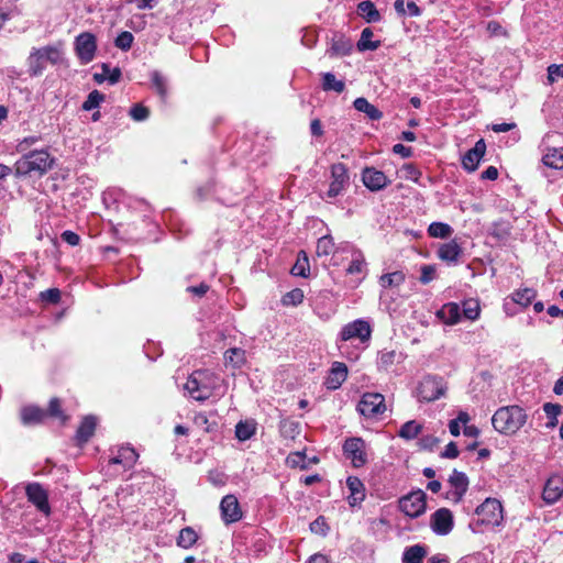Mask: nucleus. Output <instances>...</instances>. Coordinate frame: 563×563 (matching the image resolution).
Returning <instances> with one entry per match:
<instances>
[{"instance_id": "nucleus-1", "label": "nucleus", "mask_w": 563, "mask_h": 563, "mask_svg": "<svg viewBox=\"0 0 563 563\" xmlns=\"http://www.w3.org/2000/svg\"><path fill=\"white\" fill-rule=\"evenodd\" d=\"M55 164V157L47 150H34L23 154L14 163V176L25 178L47 174Z\"/></svg>"}, {"instance_id": "nucleus-2", "label": "nucleus", "mask_w": 563, "mask_h": 563, "mask_svg": "<svg viewBox=\"0 0 563 563\" xmlns=\"http://www.w3.org/2000/svg\"><path fill=\"white\" fill-rule=\"evenodd\" d=\"M525 409L517 405L505 406L496 410L492 418L494 429L503 434H514L527 422Z\"/></svg>"}, {"instance_id": "nucleus-3", "label": "nucleus", "mask_w": 563, "mask_h": 563, "mask_svg": "<svg viewBox=\"0 0 563 563\" xmlns=\"http://www.w3.org/2000/svg\"><path fill=\"white\" fill-rule=\"evenodd\" d=\"M219 384V377L207 369L195 371L185 384V390L198 401L209 399Z\"/></svg>"}, {"instance_id": "nucleus-4", "label": "nucleus", "mask_w": 563, "mask_h": 563, "mask_svg": "<svg viewBox=\"0 0 563 563\" xmlns=\"http://www.w3.org/2000/svg\"><path fill=\"white\" fill-rule=\"evenodd\" d=\"M477 519H473L468 527L475 532H482L481 527H496L499 526L504 519L503 506L499 500L495 498H487L475 510Z\"/></svg>"}, {"instance_id": "nucleus-5", "label": "nucleus", "mask_w": 563, "mask_h": 563, "mask_svg": "<svg viewBox=\"0 0 563 563\" xmlns=\"http://www.w3.org/2000/svg\"><path fill=\"white\" fill-rule=\"evenodd\" d=\"M371 327L369 323L365 320L357 319L353 322L345 324L336 339V346L342 355L345 354L347 349V342L352 340H360L361 343H364L371 338Z\"/></svg>"}, {"instance_id": "nucleus-6", "label": "nucleus", "mask_w": 563, "mask_h": 563, "mask_svg": "<svg viewBox=\"0 0 563 563\" xmlns=\"http://www.w3.org/2000/svg\"><path fill=\"white\" fill-rule=\"evenodd\" d=\"M139 455L131 446H120L112 449L107 465V472L111 475H120L125 471L132 468Z\"/></svg>"}, {"instance_id": "nucleus-7", "label": "nucleus", "mask_w": 563, "mask_h": 563, "mask_svg": "<svg viewBox=\"0 0 563 563\" xmlns=\"http://www.w3.org/2000/svg\"><path fill=\"white\" fill-rule=\"evenodd\" d=\"M446 383L443 377L427 375L418 384L416 395L421 402H431L444 396Z\"/></svg>"}, {"instance_id": "nucleus-8", "label": "nucleus", "mask_w": 563, "mask_h": 563, "mask_svg": "<svg viewBox=\"0 0 563 563\" xmlns=\"http://www.w3.org/2000/svg\"><path fill=\"white\" fill-rule=\"evenodd\" d=\"M27 60L31 75L38 76L45 68L44 60H47L52 65H56L62 60V49L54 45L34 48Z\"/></svg>"}, {"instance_id": "nucleus-9", "label": "nucleus", "mask_w": 563, "mask_h": 563, "mask_svg": "<svg viewBox=\"0 0 563 563\" xmlns=\"http://www.w3.org/2000/svg\"><path fill=\"white\" fill-rule=\"evenodd\" d=\"M385 410V398L379 393H365L357 404V411L365 418H376Z\"/></svg>"}, {"instance_id": "nucleus-10", "label": "nucleus", "mask_w": 563, "mask_h": 563, "mask_svg": "<svg viewBox=\"0 0 563 563\" xmlns=\"http://www.w3.org/2000/svg\"><path fill=\"white\" fill-rule=\"evenodd\" d=\"M331 183L323 198H335L343 192L350 184L349 169L343 163L332 164L330 167Z\"/></svg>"}, {"instance_id": "nucleus-11", "label": "nucleus", "mask_w": 563, "mask_h": 563, "mask_svg": "<svg viewBox=\"0 0 563 563\" xmlns=\"http://www.w3.org/2000/svg\"><path fill=\"white\" fill-rule=\"evenodd\" d=\"M343 454L354 467H362L367 463L366 443L362 438H349L343 443Z\"/></svg>"}, {"instance_id": "nucleus-12", "label": "nucleus", "mask_w": 563, "mask_h": 563, "mask_svg": "<svg viewBox=\"0 0 563 563\" xmlns=\"http://www.w3.org/2000/svg\"><path fill=\"white\" fill-rule=\"evenodd\" d=\"M426 494L421 489L411 492L399 499L400 510L410 518H418L426 511Z\"/></svg>"}, {"instance_id": "nucleus-13", "label": "nucleus", "mask_w": 563, "mask_h": 563, "mask_svg": "<svg viewBox=\"0 0 563 563\" xmlns=\"http://www.w3.org/2000/svg\"><path fill=\"white\" fill-rule=\"evenodd\" d=\"M75 52L81 64L90 63L97 52V38L90 32H82L75 38Z\"/></svg>"}, {"instance_id": "nucleus-14", "label": "nucleus", "mask_w": 563, "mask_h": 563, "mask_svg": "<svg viewBox=\"0 0 563 563\" xmlns=\"http://www.w3.org/2000/svg\"><path fill=\"white\" fill-rule=\"evenodd\" d=\"M27 500L32 503L36 509L45 515H51V506L48 503V494L46 489L38 483H30L25 488Z\"/></svg>"}, {"instance_id": "nucleus-15", "label": "nucleus", "mask_w": 563, "mask_h": 563, "mask_svg": "<svg viewBox=\"0 0 563 563\" xmlns=\"http://www.w3.org/2000/svg\"><path fill=\"white\" fill-rule=\"evenodd\" d=\"M448 482L451 489L446 492L445 498L455 504L460 503L468 489V477L465 473L453 470Z\"/></svg>"}, {"instance_id": "nucleus-16", "label": "nucleus", "mask_w": 563, "mask_h": 563, "mask_svg": "<svg viewBox=\"0 0 563 563\" xmlns=\"http://www.w3.org/2000/svg\"><path fill=\"white\" fill-rule=\"evenodd\" d=\"M536 297V290L532 288H525L518 290L511 296L507 297L504 302V310L506 314L514 316L518 312L517 306L520 308L528 307Z\"/></svg>"}, {"instance_id": "nucleus-17", "label": "nucleus", "mask_w": 563, "mask_h": 563, "mask_svg": "<svg viewBox=\"0 0 563 563\" xmlns=\"http://www.w3.org/2000/svg\"><path fill=\"white\" fill-rule=\"evenodd\" d=\"M454 526L453 514L448 508L435 510L430 518V527L438 536L449 534Z\"/></svg>"}, {"instance_id": "nucleus-18", "label": "nucleus", "mask_w": 563, "mask_h": 563, "mask_svg": "<svg viewBox=\"0 0 563 563\" xmlns=\"http://www.w3.org/2000/svg\"><path fill=\"white\" fill-rule=\"evenodd\" d=\"M362 181L371 191H379L390 184L385 173L375 167H365L362 170Z\"/></svg>"}, {"instance_id": "nucleus-19", "label": "nucleus", "mask_w": 563, "mask_h": 563, "mask_svg": "<svg viewBox=\"0 0 563 563\" xmlns=\"http://www.w3.org/2000/svg\"><path fill=\"white\" fill-rule=\"evenodd\" d=\"M221 517L224 523L230 525L242 519V510L234 495H227L220 503Z\"/></svg>"}, {"instance_id": "nucleus-20", "label": "nucleus", "mask_w": 563, "mask_h": 563, "mask_svg": "<svg viewBox=\"0 0 563 563\" xmlns=\"http://www.w3.org/2000/svg\"><path fill=\"white\" fill-rule=\"evenodd\" d=\"M486 153V143L484 139H479L473 148L468 150L462 157V166L463 168L468 172L473 173L475 172L482 158L484 157Z\"/></svg>"}, {"instance_id": "nucleus-21", "label": "nucleus", "mask_w": 563, "mask_h": 563, "mask_svg": "<svg viewBox=\"0 0 563 563\" xmlns=\"http://www.w3.org/2000/svg\"><path fill=\"white\" fill-rule=\"evenodd\" d=\"M563 496V477L554 474L550 476L543 487L542 499L548 505L555 504Z\"/></svg>"}, {"instance_id": "nucleus-22", "label": "nucleus", "mask_w": 563, "mask_h": 563, "mask_svg": "<svg viewBox=\"0 0 563 563\" xmlns=\"http://www.w3.org/2000/svg\"><path fill=\"white\" fill-rule=\"evenodd\" d=\"M346 487L350 492L347 503L351 507H358L365 499V486L363 482L356 476H349L346 478Z\"/></svg>"}, {"instance_id": "nucleus-23", "label": "nucleus", "mask_w": 563, "mask_h": 563, "mask_svg": "<svg viewBox=\"0 0 563 563\" xmlns=\"http://www.w3.org/2000/svg\"><path fill=\"white\" fill-rule=\"evenodd\" d=\"M347 377V367L344 363L334 362L330 369L329 375L325 377L324 385L330 390H335L341 387Z\"/></svg>"}, {"instance_id": "nucleus-24", "label": "nucleus", "mask_w": 563, "mask_h": 563, "mask_svg": "<svg viewBox=\"0 0 563 563\" xmlns=\"http://www.w3.org/2000/svg\"><path fill=\"white\" fill-rule=\"evenodd\" d=\"M353 51V43L351 38L344 34L335 33L331 40V46L328 54L332 56H347Z\"/></svg>"}, {"instance_id": "nucleus-25", "label": "nucleus", "mask_w": 563, "mask_h": 563, "mask_svg": "<svg viewBox=\"0 0 563 563\" xmlns=\"http://www.w3.org/2000/svg\"><path fill=\"white\" fill-rule=\"evenodd\" d=\"M97 427V419L93 416H87L82 419L80 426L76 432V441L79 445H82L89 441L93 435Z\"/></svg>"}, {"instance_id": "nucleus-26", "label": "nucleus", "mask_w": 563, "mask_h": 563, "mask_svg": "<svg viewBox=\"0 0 563 563\" xmlns=\"http://www.w3.org/2000/svg\"><path fill=\"white\" fill-rule=\"evenodd\" d=\"M46 411L37 406H25L21 409V421L24 426L42 423Z\"/></svg>"}, {"instance_id": "nucleus-27", "label": "nucleus", "mask_w": 563, "mask_h": 563, "mask_svg": "<svg viewBox=\"0 0 563 563\" xmlns=\"http://www.w3.org/2000/svg\"><path fill=\"white\" fill-rule=\"evenodd\" d=\"M437 318L445 324H455L461 319L460 306L455 302L445 303L437 311Z\"/></svg>"}, {"instance_id": "nucleus-28", "label": "nucleus", "mask_w": 563, "mask_h": 563, "mask_svg": "<svg viewBox=\"0 0 563 563\" xmlns=\"http://www.w3.org/2000/svg\"><path fill=\"white\" fill-rule=\"evenodd\" d=\"M427 553L426 545L413 544L405 548L401 561L402 563H423Z\"/></svg>"}, {"instance_id": "nucleus-29", "label": "nucleus", "mask_w": 563, "mask_h": 563, "mask_svg": "<svg viewBox=\"0 0 563 563\" xmlns=\"http://www.w3.org/2000/svg\"><path fill=\"white\" fill-rule=\"evenodd\" d=\"M357 13L367 22L376 23L382 20L379 11L371 0L362 1L357 4Z\"/></svg>"}, {"instance_id": "nucleus-30", "label": "nucleus", "mask_w": 563, "mask_h": 563, "mask_svg": "<svg viewBox=\"0 0 563 563\" xmlns=\"http://www.w3.org/2000/svg\"><path fill=\"white\" fill-rule=\"evenodd\" d=\"M353 106L357 111L365 113L371 120H380L383 118V112L364 97L356 98Z\"/></svg>"}, {"instance_id": "nucleus-31", "label": "nucleus", "mask_w": 563, "mask_h": 563, "mask_svg": "<svg viewBox=\"0 0 563 563\" xmlns=\"http://www.w3.org/2000/svg\"><path fill=\"white\" fill-rule=\"evenodd\" d=\"M310 272L309 257L306 251L301 250L297 254L296 263L292 265L290 273L296 277L307 278Z\"/></svg>"}, {"instance_id": "nucleus-32", "label": "nucleus", "mask_w": 563, "mask_h": 563, "mask_svg": "<svg viewBox=\"0 0 563 563\" xmlns=\"http://www.w3.org/2000/svg\"><path fill=\"white\" fill-rule=\"evenodd\" d=\"M461 253V246L454 240L442 244L438 250L439 258L446 262L457 261Z\"/></svg>"}, {"instance_id": "nucleus-33", "label": "nucleus", "mask_w": 563, "mask_h": 563, "mask_svg": "<svg viewBox=\"0 0 563 563\" xmlns=\"http://www.w3.org/2000/svg\"><path fill=\"white\" fill-rule=\"evenodd\" d=\"M422 430H423L422 423H420L416 420H410V421L405 422L400 427V429L398 431V435L406 441H410V440L417 439L418 435L422 433Z\"/></svg>"}, {"instance_id": "nucleus-34", "label": "nucleus", "mask_w": 563, "mask_h": 563, "mask_svg": "<svg viewBox=\"0 0 563 563\" xmlns=\"http://www.w3.org/2000/svg\"><path fill=\"white\" fill-rule=\"evenodd\" d=\"M321 87L324 91L342 93L345 90V82L336 79L335 75L332 73H323Z\"/></svg>"}, {"instance_id": "nucleus-35", "label": "nucleus", "mask_w": 563, "mask_h": 563, "mask_svg": "<svg viewBox=\"0 0 563 563\" xmlns=\"http://www.w3.org/2000/svg\"><path fill=\"white\" fill-rule=\"evenodd\" d=\"M374 36V33L371 27H365L361 33V38L358 40L356 46L360 52L364 51H375L380 46V41H372L371 38Z\"/></svg>"}, {"instance_id": "nucleus-36", "label": "nucleus", "mask_w": 563, "mask_h": 563, "mask_svg": "<svg viewBox=\"0 0 563 563\" xmlns=\"http://www.w3.org/2000/svg\"><path fill=\"white\" fill-rule=\"evenodd\" d=\"M256 432V423L254 420H244L235 426V437L240 441L250 440Z\"/></svg>"}, {"instance_id": "nucleus-37", "label": "nucleus", "mask_w": 563, "mask_h": 563, "mask_svg": "<svg viewBox=\"0 0 563 563\" xmlns=\"http://www.w3.org/2000/svg\"><path fill=\"white\" fill-rule=\"evenodd\" d=\"M542 162L545 166L562 169L563 168V148H551L543 155Z\"/></svg>"}, {"instance_id": "nucleus-38", "label": "nucleus", "mask_w": 563, "mask_h": 563, "mask_svg": "<svg viewBox=\"0 0 563 563\" xmlns=\"http://www.w3.org/2000/svg\"><path fill=\"white\" fill-rule=\"evenodd\" d=\"M335 243L331 235H323L317 242L316 254L317 256H329L335 253Z\"/></svg>"}, {"instance_id": "nucleus-39", "label": "nucleus", "mask_w": 563, "mask_h": 563, "mask_svg": "<svg viewBox=\"0 0 563 563\" xmlns=\"http://www.w3.org/2000/svg\"><path fill=\"white\" fill-rule=\"evenodd\" d=\"M224 361L225 364L240 368L245 363V351L239 347L229 349L224 353Z\"/></svg>"}, {"instance_id": "nucleus-40", "label": "nucleus", "mask_w": 563, "mask_h": 563, "mask_svg": "<svg viewBox=\"0 0 563 563\" xmlns=\"http://www.w3.org/2000/svg\"><path fill=\"white\" fill-rule=\"evenodd\" d=\"M453 229L444 222H432L428 227V234L431 238L448 239L451 236Z\"/></svg>"}, {"instance_id": "nucleus-41", "label": "nucleus", "mask_w": 563, "mask_h": 563, "mask_svg": "<svg viewBox=\"0 0 563 563\" xmlns=\"http://www.w3.org/2000/svg\"><path fill=\"white\" fill-rule=\"evenodd\" d=\"M197 539V532L191 527H186L179 532L177 545L184 549H189L196 543Z\"/></svg>"}, {"instance_id": "nucleus-42", "label": "nucleus", "mask_w": 563, "mask_h": 563, "mask_svg": "<svg viewBox=\"0 0 563 563\" xmlns=\"http://www.w3.org/2000/svg\"><path fill=\"white\" fill-rule=\"evenodd\" d=\"M300 424L297 421L284 419L279 423V432L286 439H295L300 432Z\"/></svg>"}, {"instance_id": "nucleus-43", "label": "nucleus", "mask_w": 563, "mask_h": 563, "mask_svg": "<svg viewBox=\"0 0 563 563\" xmlns=\"http://www.w3.org/2000/svg\"><path fill=\"white\" fill-rule=\"evenodd\" d=\"M151 81L159 98L165 100L167 97V82L164 76L158 70H154L151 74Z\"/></svg>"}, {"instance_id": "nucleus-44", "label": "nucleus", "mask_w": 563, "mask_h": 563, "mask_svg": "<svg viewBox=\"0 0 563 563\" xmlns=\"http://www.w3.org/2000/svg\"><path fill=\"white\" fill-rule=\"evenodd\" d=\"M106 99V96L101 93L99 90H92L87 99L84 101L81 109L84 111H91L100 106L101 102H103Z\"/></svg>"}, {"instance_id": "nucleus-45", "label": "nucleus", "mask_w": 563, "mask_h": 563, "mask_svg": "<svg viewBox=\"0 0 563 563\" xmlns=\"http://www.w3.org/2000/svg\"><path fill=\"white\" fill-rule=\"evenodd\" d=\"M303 298V291L300 288H295L283 296L282 303L286 307H296L302 302Z\"/></svg>"}, {"instance_id": "nucleus-46", "label": "nucleus", "mask_w": 563, "mask_h": 563, "mask_svg": "<svg viewBox=\"0 0 563 563\" xmlns=\"http://www.w3.org/2000/svg\"><path fill=\"white\" fill-rule=\"evenodd\" d=\"M543 411L549 418L547 427H554L558 424V416L562 412V406L553 402H545L543 405Z\"/></svg>"}, {"instance_id": "nucleus-47", "label": "nucleus", "mask_w": 563, "mask_h": 563, "mask_svg": "<svg viewBox=\"0 0 563 563\" xmlns=\"http://www.w3.org/2000/svg\"><path fill=\"white\" fill-rule=\"evenodd\" d=\"M287 464L291 467H299L306 470L309 466L306 454L303 452H294L287 456Z\"/></svg>"}, {"instance_id": "nucleus-48", "label": "nucleus", "mask_w": 563, "mask_h": 563, "mask_svg": "<svg viewBox=\"0 0 563 563\" xmlns=\"http://www.w3.org/2000/svg\"><path fill=\"white\" fill-rule=\"evenodd\" d=\"M134 36L129 31H122L114 40L115 47L122 51H129L132 47Z\"/></svg>"}, {"instance_id": "nucleus-49", "label": "nucleus", "mask_w": 563, "mask_h": 563, "mask_svg": "<svg viewBox=\"0 0 563 563\" xmlns=\"http://www.w3.org/2000/svg\"><path fill=\"white\" fill-rule=\"evenodd\" d=\"M396 356L395 351H383L377 361L378 368L387 371L395 363Z\"/></svg>"}, {"instance_id": "nucleus-50", "label": "nucleus", "mask_w": 563, "mask_h": 563, "mask_svg": "<svg viewBox=\"0 0 563 563\" xmlns=\"http://www.w3.org/2000/svg\"><path fill=\"white\" fill-rule=\"evenodd\" d=\"M47 415L51 417L59 418L63 423L66 422L67 420V417L64 415L62 410V405L58 398L51 399L46 416Z\"/></svg>"}, {"instance_id": "nucleus-51", "label": "nucleus", "mask_w": 563, "mask_h": 563, "mask_svg": "<svg viewBox=\"0 0 563 563\" xmlns=\"http://www.w3.org/2000/svg\"><path fill=\"white\" fill-rule=\"evenodd\" d=\"M329 526L323 516H319L310 523V531L319 536H327L329 532Z\"/></svg>"}, {"instance_id": "nucleus-52", "label": "nucleus", "mask_w": 563, "mask_h": 563, "mask_svg": "<svg viewBox=\"0 0 563 563\" xmlns=\"http://www.w3.org/2000/svg\"><path fill=\"white\" fill-rule=\"evenodd\" d=\"M463 314L470 320H475L479 316V306L476 300H466L463 303Z\"/></svg>"}, {"instance_id": "nucleus-53", "label": "nucleus", "mask_w": 563, "mask_h": 563, "mask_svg": "<svg viewBox=\"0 0 563 563\" xmlns=\"http://www.w3.org/2000/svg\"><path fill=\"white\" fill-rule=\"evenodd\" d=\"M404 177L408 180L419 183L422 175L421 170L412 163H407L402 166Z\"/></svg>"}, {"instance_id": "nucleus-54", "label": "nucleus", "mask_w": 563, "mask_h": 563, "mask_svg": "<svg viewBox=\"0 0 563 563\" xmlns=\"http://www.w3.org/2000/svg\"><path fill=\"white\" fill-rule=\"evenodd\" d=\"M40 299L45 303H57L60 299V290L58 288H49L40 294Z\"/></svg>"}, {"instance_id": "nucleus-55", "label": "nucleus", "mask_w": 563, "mask_h": 563, "mask_svg": "<svg viewBox=\"0 0 563 563\" xmlns=\"http://www.w3.org/2000/svg\"><path fill=\"white\" fill-rule=\"evenodd\" d=\"M130 115L134 121H144L150 117L148 108L137 103L130 110Z\"/></svg>"}, {"instance_id": "nucleus-56", "label": "nucleus", "mask_w": 563, "mask_h": 563, "mask_svg": "<svg viewBox=\"0 0 563 563\" xmlns=\"http://www.w3.org/2000/svg\"><path fill=\"white\" fill-rule=\"evenodd\" d=\"M439 442L440 440L437 437L427 434L419 439L418 445L421 450L433 451Z\"/></svg>"}, {"instance_id": "nucleus-57", "label": "nucleus", "mask_w": 563, "mask_h": 563, "mask_svg": "<svg viewBox=\"0 0 563 563\" xmlns=\"http://www.w3.org/2000/svg\"><path fill=\"white\" fill-rule=\"evenodd\" d=\"M40 136H27V137H24L23 140H21L18 144H16V152L18 153H27L29 152V148L37 143L40 141Z\"/></svg>"}, {"instance_id": "nucleus-58", "label": "nucleus", "mask_w": 563, "mask_h": 563, "mask_svg": "<svg viewBox=\"0 0 563 563\" xmlns=\"http://www.w3.org/2000/svg\"><path fill=\"white\" fill-rule=\"evenodd\" d=\"M563 78V64H552L548 67V80L554 82L556 79Z\"/></svg>"}, {"instance_id": "nucleus-59", "label": "nucleus", "mask_w": 563, "mask_h": 563, "mask_svg": "<svg viewBox=\"0 0 563 563\" xmlns=\"http://www.w3.org/2000/svg\"><path fill=\"white\" fill-rule=\"evenodd\" d=\"M60 239L70 246H77L80 243V236L70 230H66L60 234Z\"/></svg>"}, {"instance_id": "nucleus-60", "label": "nucleus", "mask_w": 563, "mask_h": 563, "mask_svg": "<svg viewBox=\"0 0 563 563\" xmlns=\"http://www.w3.org/2000/svg\"><path fill=\"white\" fill-rule=\"evenodd\" d=\"M366 267V263L364 258H355L353 260L349 267L346 268V272L349 274H361L363 273L364 268Z\"/></svg>"}, {"instance_id": "nucleus-61", "label": "nucleus", "mask_w": 563, "mask_h": 563, "mask_svg": "<svg viewBox=\"0 0 563 563\" xmlns=\"http://www.w3.org/2000/svg\"><path fill=\"white\" fill-rule=\"evenodd\" d=\"M421 276L419 282H431L435 277V266L423 265L421 266Z\"/></svg>"}, {"instance_id": "nucleus-62", "label": "nucleus", "mask_w": 563, "mask_h": 563, "mask_svg": "<svg viewBox=\"0 0 563 563\" xmlns=\"http://www.w3.org/2000/svg\"><path fill=\"white\" fill-rule=\"evenodd\" d=\"M209 290V284H199L197 286H189L187 291L198 298L205 296Z\"/></svg>"}, {"instance_id": "nucleus-63", "label": "nucleus", "mask_w": 563, "mask_h": 563, "mask_svg": "<svg viewBox=\"0 0 563 563\" xmlns=\"http://www.w3.org/2000/svg\"><path fill=\"white\" fill-rule=\"evenodd\" d=\"M399 284H386L384 285V289L380 292V299L386 300L387 298H393V296L398 291Z\"/></svg>"}, {"instance_id": "nucleus-64", "label": "nucleus", "mask_w": 563, "mask_h": 563, "mask_svg": "<svg viewBox=\"0 0 563 563\" xmlns=\"http://www.w3.org/2000/svg\"><path fill=\"white\" fill-rule=\"evenodd\" d=\"M459 449L455 442H450L444 451L441 453V457L443 459H455L459 456Z\"/></svg>"}]
</instances>
